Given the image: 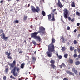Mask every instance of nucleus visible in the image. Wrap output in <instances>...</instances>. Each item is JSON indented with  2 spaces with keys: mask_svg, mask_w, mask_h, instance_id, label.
<instances>
[{
  "mask_svg": "<svg viewBox=\"0 0 80 80\" xmlns=\"http://www.w3.org/2000/svg\"><path fill=\"white\" fill-rule=\"evenodd\" d=\"M39 30L38 32H35L31 34V38H33L36 40L39 41V42L42 40V39L39 36H37L38 33H42V34L45 33V28L43 27H40Z\"/></svg>",
  "mask_w": 80,
  "mask_h": 80,
  "instance_id": "obj_1",
  "label": "nucleus"
},
{
  "mask_svg": "<svg viewBox=\"0 0 80 80\" xmlns=\"http://www.w3.org/2000/svg\"><path fill=\"white\" fill-rule=\"evenodd\" d=\"M16 65V61L15 60L13 61L12 63L11 64L9 63V65L10 68H14L11 71V72L13 74V75L14 77H17V72H16V71H17V72H18L20 71V68H18L16 66L14 67V66H15Z\"/></svg>",
  "mask_w": 80,
  "mask_h": 80,
  "instance_id": "obj_2",
  "label": "nucleus"
},
{
  "mask_svg": "<svg viewBox=\"0 0 80 80\" xmlns=\"http://www.w3.org/2000/svg\"><path fill=\"white\" fill-rule=\"evenodd\" d=\"M48 51L46 52V54L48 57H51L52 55V53L53 52H55V46L52 43L48 45Z\"/></svg>",
  "mask_w": 80,
  "mask_h": 80,
  "instance_id": "obj_3",
  "label": "nucleus"
},
{
  "mask_svg": "<svg viewBox=\"0 0 80 80\" xmlns=\"http://www.w3.org/2000/svg\"><path fill=\"white\" fill-rule=\"evenodd\" d=\"M56 10L57 9L52 10L51 14L48 15V21H50V22H55V21L54 14H55V12Z\"/></svg>",
  "mask_w": 80,
  "mask_h": 80,
  "instance_id": "obj_4",
  "label": "nucleus"
},
{
  "mask_svg": "<svg viewBox=\"0 0 80 80\" xmlns=\"http://www.w3.org/2000/svg\"><path fill=\"white\" fill-rule=\"evenodd\" d=\"M31 10L33 13H35V12L38 13V12H39L40 10V9L38 6L36 7V9L33 6H31Z\"/></svg>",
  "mask_w": 80,
  "mask_h": 80,
  "instance_id": "obj_5",
  "label": "nucleus"
},
{
  "mask_svg": "<svg viewBox=\"0 0 80 80\" xmlns=\"http://www.w3.org/2000/svg\"><path fill=\"white\" fill-rule=\"evenodd\" d=\"M63 16L65 18L67 19L68 18V10L67 9L64 8L63 10Z\"/></svg>",
  "mask_w": 80,
  "mask_h": 80,
  "instance_id": "obj_6",
  "label": "nucleus"
},
{
  "mask_svg": "<svg viewBox=\"0 0 80 80\" xmlns=\"http://www.w3.org/2000/svg\"><path fill=\"white\" fill-rule=\"evenodd\" d=\"M2 35V36L1 37L2 38V39H3L6 42V41L7 40H8V37H5V35L4 33H2L1 36Z\"/></svg>",
  "mask_w": 80,
  "mask_h": 80,
  "instance_id": "obj_7",
  "label": "nucleus"
},
{
  "mask_svg": "<svg viewBox=\"0 0 80 80\" xmlns=\"http://www.w3.org/2000/svg\"><path fill=\"white\" fill-rule=\"evenodd\" d=\"M58 1L57 5H58L59 7H60V8H62V7H63V5H62V2H60V0H58Z\"/></svg>",
  "mask_w": 80,
  "mask_h": 80,
  "instance_id": "obj_8",
  "label": "nucleus"
},
{
  "mask_svg": "<svg viewBox=\"0 0 80 80\" xmlns=\"http://www.w3.org/2000/svg\"><path fill=\"white\" fill-rule=\"evenodd\" d=\"M66 73H68V74H69V75H74V74L72 72H70V71L67 70L66 71Z\"/></svg>",
  "mask_w": 80,
  "mask_h": 80,
  "instance_id": "obj_9",
  "label": "nucleus"
},
{
  "mask_svg": "<svg viewBox=\"0 0 80 80\" xmlns=\"http://www.w3.org/2000/svg\"><path fill=\"white\" fill-rule=\"evenodd\" d=\"M54 64H50V66L51 67V68L55 69V68H56V66H55V65Z\"/></svg>",
  "mask_w": 80,
  "mask_h": 80,
  "instance_id": "obj_10",
  "label": "nucleus"
},
{
  "mask_svg": "<svg viewBox=\"0 0 80 80\" xmlns=\"http://www.w3.org/2000/svg\"><path fill=\"white\" fill-rule=\"evenodd\" d=\"M27 18H28L27 16L24 15L23 18V21H26L27 20Z\"/></svg>",
  "mask_w": 80,
  "mask_h": 80,
  "instance_id": "obj_11",
  "label": "nucleus"
},
{
  "mask_svg": "<svg viewBox=\"0 0 80 80\" xmlns=\"http://www.w3.org/2000/svg\"><path fill=\"white\" fill-rule=\"evenodd\" d=\"M59 66L61 68H62V66H63V67H65V66H66L65 65V64H64V63H62L61 65H59Z\"/></svg>",
  "mask_w": 80,
  "mask_h": 80,
  "instance_id": "obj_12",
  "label": "nucleus"
},
{
  "mask_svg": "<svg viewBox=\"0 0 80 80\" xmlns=\"http://www.w3.org/2000/svg\"><path fill=\"white\" fill-rule=\"evenodd\" d=\"M50 63L51 64H55V61L53 60H52L50 61Z\"/></svg>",
  "mask_w": 80,
  "mask_h": 80,
  "instance_id": "obj_13",
  "label": "nucleus"
},
{
  "mask_svg": "<svg viewBox=\"0 0 80 80\" xmlns=\"http://www.w3.org/2000/svg\"><path fill=\"white\" fill-rule=\"evenodd\" d=\"M52 43H54L55 42V39L54 38H52Z\"/></svg>",
  "mask_w": 80,
  "mask_h": 80,
  "instance_id": "obj_14",
  "label": "nucleus"
},
{
  "mask_svg": "<svg viewBox=\"0 0 80 80\" xmlns=\"http://www.w3.org/2000/svg\"><path fill=\"white\" fill-rule=\"evenodd\" d=\"M75 64L76 65H78L80 64V61H76L75 62Z\"/></svg>",
  "mask_w": 80,
  "mask_h": 80,
  "instance_id": "obj_15",
  "label": "nucleus"
},
{
  "mask_svg": "<svg viewBox=\"0 0 80 80\" xmlns=\"http://www.w3.org/2000/svg\"><path fill=\"white\" fill-rule=\"evenodd\" d=\"M24 66H25V64L24 63H22L21 65L20 68H24Z\"/></svg>",
  "mask_w": 80,
  "mask_h": 80,
  "instance_id": "obj_16",
  "label": "nucleus"
},
{
  "mask_svg": "<svg viewBox=\"0 0 80 80\" xmlns=\"http://www.w3.org/2000/svg\"><path fill=\"white\" fill-rule=\"evenodd\" d=\"M74 49H75V48H74V47H72V46L70 47V50H71V51H73V50Z\"/></svg>",
  "mask_w": 80,
  "mask_h": 80,
  "instance_id": "obj_17",
  "label": "nucleus"
},
{
  "mask_svg": "<svg viewBox=\"0 0 80 80\" xmlns=\"http://www.w3.org/2000/svg\"><path fill=\"white\" fill-rule=\"evenodd\" d=\"M71 6L72 7H75V2L73 1L71 4Z\"/></svg>",
  "mask_w": 80,
  "mask_h": 80,
  "instance_id": "obj_18",
  "label": "nucleus"
},
{
  "mask_svg": "<svg viewBox=\"0 0 80 80\" xmlns=\"http://www.w3.org/2000/svg\"><path fill=\"white\" fill-rule=\"evenodd\" d=\"M5 54H6V55H8V56H10V55L11 53H10V52H9L8 53V52H6V53H5Z\"/></svg>",
  "mask_w": 80,
  "mask_h": 80,
  "instance_id": "obj_19",
  "label": "nucleus"
},
{
  "mask_svg": "<svg viewBox=\"0 0 80 80\" xmlns=\"http://www.w3.org/2000/svg\"><path fill=\"white\" fill-rule=\"evenodd\" d=\"M42 14L43 16H45L46 15L45 12L44 11H42Z\"/></svg>",
  "mask_w": 80,
  "mask_h": 80,
  "instance_id": "obj_20",
  "label": "nucleus"
},
{
  "mask_svg": "<svg viewBox=\"0 0 80 80\" xmlns=\"http://www.w3.org/2000/svg\"><path fill=\"white\" fill-rule=\"evenodd\" d=\"M69 63H71V64H72L73 63V60L71 59H70L69 60Z\"/></svg>",
  "mask_w": 80,
  "mask_h": 80,
  "instance_id": "obj_21",
  "label": "nucleus"
},
{
  "mask_svg": "<svg viewBox=\"0 0 80 80\" xmlns=\"http://www.w3.org/2000/svg\"><path fill=\"white\" fill-rule=\"evenodd\" d=\"M32 43H33V44H34V45H37V43L36 42H35V41H33L32 42Z\"/></svg>",
  "mask_w": 80,
  "mask_h": 80,
  "instance_id": "obj_22",
  "label": "nucleus"
},
{
  "mask_svg": "<svg viewBox=\"0 0 80 80\" xmlns=\"http://www.w3.org/2000/svg\"><path fill=\"white\" fill-rule=\"evenodd\" d=\"M32 60L34 62H35V61H36V58H35L34 57H32Z\"/></svg>",
  "mask_w": 80,
  "mask_h": 80,
  "instance_id": "obj_23",
  "label": "nucleus"
},
{
  "mask_svg": "<svg viewBox=\"0 0 80 80\" xmlns=\"http://www.w3.org/2000/svg\"><path fill=\"white\" fill-rule=\"evenodd\" d=\"M62 50L64 52L65 50V47H62Z\"/></svg>",
  "mask_w": 80,
  "mask_h": 80,
  "instance_id": "obj_24",
  "label": "nucleus"
},
{
  "mask_svg": "<svg viewBox=\"0 0 80 80\" xmlns=\"http://www.w3.org/2000/svg\"><path fill=\"white\" fill-rule=\"evenodd\" d=\"M19 22V21H18V20H17L16 21H13V23H18Z\"/></svg>",
  "mask_w": 80,
  "mask_h": 80,
  "instance_id": "obj_25",
  "label": "nucleus"
},
{
  "mask_svg": "<svg viewBox=\"0 0 80 80\" xmlns=\"http://www.w3.org/2000/svg\"><path fill=\"white\" fill-rule=\"evenodd\" d=\"M64 57L65 58H67L68 57V54H65L64 55Z\"/></svg>",
  "mask_w": 80,
  "mask_h": 80,
  "instance_id": "obj_26",
  "label": "nucleus"
},
{
  "mask_svg": "<svg viewBox=\"0 0 80 80\" xmlns=\"http://www.w3.org/2000/svg\"><path fill=\"white\" fill-rule=\"evenodd\" d=\"M58 58L59 59H62V55H60L58 56Z\"/></svg>",
  "mask_w": 80,
  "mask_h": 80,
  "instance_id": "obj_27",
  "label": "nucleus"
},
{
  "mask_svg": "<svg viewBox=\"0 0 80 80\" xmlns=\"http://www.w3.org/2000/svg\"><path fill=\"white\" fill-rule=\"evenodd\" d=\"M73 43H74V44H75H75H77V43H78L77 41V40H75L73 41Z\"/></svg>",
  "mask_w": 80,
  "mask_h": 80,
  "instance_id": "obj_28",
  "label": "nucleus"
},
{
  "mask_svg": "<svg viewBox=\"0 0 80 80\" xmlns=\"http://www.w3.org/2000/svg\"><path fill=\"white\" fill-rule=\"evenodd\" d=\"M7 58H8V59H10V60H12V57H11L10 56H8Z\"/></svg>",
  "mask_w": 80,
  "mask_h": 80,
  "instance_id": "obj_29",
  "label": "nucleus"
},
{
  "mask_svg": "<svg viewBox=\"0 0 80 80\" xmlns=\"http://www.w3.org/2000/svg\"><path fill=\"white\" fill-rule=\"evenodd\" d=\"M73 57L74 58H76V57H77V54L75 53V54L73 55Z\"/></svg>",
  "mask_w": 80,
  "mask_h": 80,
  "instance_id": "obj_30",
  "label": "nucleus"
},
{
  "mask_svg": "<svg viewBox=\"0 0 80 80\" xmlns=\"http://www.w3.org/2000/svg\"><path fill=\"white\" fill-rule=\"evenodd\" d=\"M8 68H7L4 71L6 73H8Z\"/></svg>",
  "mask_w": 80,
  "mask_h": 80,
  "instance_id": "obj_31",
  "label": "nucleus"
},
{
  "mask_svg": "<svg viewBox=\"0 0 80 80\" xmlns=\"http://www.w3.org/2000/svg\"><path fill=\"white\" fill-rule=\"evenodd\" d=\"M76 15H78V16H80V13L78 12H76Z\"/></svg>",
  "mask_w": 80,
  "mask_h": 80,
  "instance_id": "obj_32",
  "label": "nucleus"
},
{
  "mask_svg": "<svg viewBox=\"0 0 80 80\" xmlns=\"http://www.w3.org/2000/svg\"><path fill=\"white\" fill-rule=\"evenodd\" d=\"M76 70L75 69V68H72V72H74Z\"/></svg>",
  "mask_w": 80,
  "mask_h": 80,
  "instance_id": "obj_33",
  "label": "nucleus"
},
{
  "mask_svg": "<svg viewBox=\"0 0 80 80\" xmlns=\"http://www.w3.org/2000/svg\"><path fill=\"white\" fill-rule=\"evenodd\" d=\"M10 78H13V79H15V78L14 77H13L12 75H11L10 76Z\"/></svg>",
  "mask_w": 80,
  "mask_h": 80,
  "instance_id": "obj_34",
  "label": "nucleus"
},
{
  "mask_svg": "<svg viewBox=\"0 0 80 80\" xmlns=\"http://www.w3.org/2000/svg\"><path fill=\"white\" fill-rule=\"evenodd\" d=\"M61 39H62V42H63V43L64 42V41H65V39H64V38H62Z\"/></svg>",
  "mask_w": 80,
  "mask_h": 80,
  "instance_id": "obj_35",
  "label": "nucleus"
},
{
  "mask_svg": "<svg viewBox=\"0 0 80 80\" xmlns=\"http://www.w3.org/2000/svg\"><path fill=\"white\" fill-rule=\"evenodd\" d=\"M74 72V73H75V74H77L78 73V72L77 71V70H76Z\"/></svg>",
  "mask_w": 80,
  "mask_h": 80,
  "instance_id": "obj_36",
  "label": "nucleus"
},
{
  "mask_svg": "<svg viewBox=\"0 0 80 80\" xmlns=\"http://www.w3.org/2000/svg\"><path fill=\"white\" fill-rule=\"evenodd\" d=\"M6 79H7V77L4 76L3 77V80H6Z\"/></svg>",
  "mask_w": 80,
  "mask_h": 80,
  "instance_id": "obj_37",
  "label": "nucleus"
},
{
  "mask_svg": "<svg viewBox=\"0 0 80 80\" xmlns=\"http://www.w3.org/2000/svg\"><path fill=\"white\" fill-rule=\"evenodd\" d=\"M3 29H1L0 30V33H3Z\"/></svg>",
  "mask_w": 80,
  "mask_h": 80,
  "instance_id": "obj_38",
  "label": "nucleus"
},
{
  "mask_svg": "<svg viewBox=\"0 0 80 80\" xmlns=\"http://www.w3.org/2000/svg\"><path fill=\"white\" fill-rule=\"evenodd\" d=\"M77 51L78 52H80V48H77Z\"/></svg>",
  "mask_w": 80,
  "mask_h": 80,
  "instance_id": "obj_39",
  "label": "nucleus"
},
{
  "mask_svg": "<svg viewBox=\"0 0 80 80\" xmlns=\"http://www.w3.org/2000/svg\"><path fill=\"white\" fill-rule=\"evenodd\" d=\"M67 29L68 30H69L70 29V28L69 26H68L67 28Z\"/></svg>",
  "mask_w": 80,
  "mask_h": 80,
  "instance_id": "obj_40",
  "label": "nucleus"
},
{
  "mask_svg": "<svg viewBox=\"0 0 80 80\" xmlns=\"http://www.w3.org/2000/svg\"><path fill=\"white\" fill-rule=\"evenodd\" d=\"M71 22H73L75 21V18H73L72 19H71Z\"/></svg>",
  "mask_w": 80,
  "mask_h": 80,
  "instance_id": "obj_41",
  "label": "nucleus"
},
{
  "mask_svg": "<svg viewBox=\"0 0 80 80\" xmlns=\"http://www.w3.org/2000/svg\"><path fill=\"white\" fill-rule=\"evenodd\" d=\"M68 19L69 21H70L71 20V18L70 17H68Z\"/></svg>",
  "mask_w": 80,
  "mask_h": 80,
  "instance_id": "obj_42",
  "label": "nucleus"
},
{
  "mask_svg": "<svg viewBox=\"0 0 80 80\" xmlns=\"http://www.w3.org/2000/svg\"><path fill=\"white\" fill-rule=\"evenodd\" d=\"M63 80H68V79L67 78H65L63 79Z\"/></svg>",
  "mask_w": 80,
  "mask_h": 80,
  "instance_id": "obj_43",
  "label": "nucleus"
},
{
  "mask_svg": "<svg viewBox=\"0 0 80 80\" xmlns=\"http://www.w3.org/2000/svg\"><path fill=\"white\" fill-rule=\"evenodd\" d=\"M80 23H77V26L78 27V26H80Z\"/></svg>",
  "mask_w": 80,
  "mask_h": 80,
  "instance_id": "obj_44",
  "label": "nucleus"
},
{
  "mask_svg": "<svg viewBox=\"0 0 80 80\" xmlns=\"http://www.w3.org/2000/svg\"><path fill=\"white\" fill-rule=\"evenodd\" d=\"M3 0H2L1 1H0V3H3Z\"/></svg>",
  "mask_w": 80,
  "mask_h": 80,
  "instance_id": "obj_45",
  "label": "nucleus"
},
{
  "mask_svg": "<svg viewBox=\"0 0 80 80\" xmlns=\"http://www.w3.org/2000/svg\"><path fill=\"white\" fill-rule=\"evenodd\" d=\"M78 58H80V54L78 55Z\"/></svg>",
  "mask_w": 80,
  "mask_h": 80,
  "instance_id": "obj_46",
  "label": "nucleus"
},
{
  "mask_svg": "<svg viewBox=\"0 0 80 80\" xmlns=\"http://www.w3.org/2000/svg\"><path fill=\"white\" fill-rule=\"evenodd\" d=\"M19 53H22V51H20L19 52Z\"/></svg>",
  "mask_w": 80,
  "mask_h": 80,
  "instance_id": "obj_47",
  "label": "nucleus"
},
{
  "mask_svg": "<svg viewBox=\"0 0 80 80\" xmlns=\"http://www.w3.org/2000/svg\"><path fill=\"white\" fill-rule=\"evenodd\" d=\"M67 45H70V43H69V42H68L67 43Z\"/></svg>",
  "mask_w": 80,
  "mask_h": 80,
  "instance_id": "obj_48",
  "label": "nucleus"
},
{
  "mask_svg": "<svg viewBox=\"0 0 80 80\" xmlns=\"http://www.w3.org/2000/svg\"><path fill=\"white\" fill-rule=\"evenodd\" d=\"M76 51H77V50L76 49H75L74 50L75 53H76Z\"/></svg>",
  "mask_w": 80,
  "mask_h": 80,
  "instance_id": "obj_49",
  "label": "nucleus"
},
{
  "mask_svg": "<svg viewBox=\"0 0 80 80\" xmlns=\"http://www.w3.org/2000/svg\"><path fill=\"white\" fill-rule=\"evenodd\" d=\"M77 32V29H75L74 31V33H76V32Z\"/></svg>",
  "mask_w": 80,
  "mask_h": 80,
  "instance_id": "obj_50",
  "label": "nucleus"
},
{
  "mask_svg": "<svg viewBox=\"0 0 80 80\" xmlns=\"http://www.w3.org/2000/svg\"><path fill=\"white\" fill-rule=\"evenodd\" d=\"M33 27L32 26V25H31L30 26V28H32Z\"/></svg>",
  "mask_w": 80,
  "mask_h": 80,
  "instance_id": "obj_51",
  "label": "nucleus"
},
{
  "mask_svg": "<svg viewBox=\"0 0 80 80\" xmlns=\"http://www.w3.org/2000/svg\"><path fill=\"white\" fill-rule=\"evenodd\" d=\"M55 15H57V12H56L55 13Z\"/></svg>",
  "mask_w": 80,
  "mask_h": 80,
  "instance_id": "obj_52",
  "label": "nucleus"
},
{
  "mask_svg": "<svg viewBox=\"0 0 80 80\" xmlns=\"http://www.w3.org/2000/svg\"><path fill=\"white\" fill-rule=\"evenodd\" d=\"M24 42L26 44L27 43V42L26 41V40H25Z\"/></svg>",
  "mask_w": 80,
  "mask_h": 80,
  "instance_id": "obj_53",
  "label": "nucleus"
},
{
  "mask_svg": "<svg viewBox=\"0 0 80 80\" xmlns=\"http://www.w3.org/2000/svg\"><path fill=\"white\" fill-rule=\"evenodd\" d=\"M78 58H77L76 59V60H78Z\"/></svg>",
  "mask_w": 80,
  "mask_h": 80,
  "instance_id": "obj_54",
  "label": "nucleus"
},
{
  "mask_svg": "<svg viewBox=\"0 0 80 80\" xmlns=\"http://www.w3.org/2000/svg\"><path fill=\"white\" fill-rule=\"evenodd\" d=\"M56 55L57 56V57H58V56H58V53H57Z\"/></svg>",
  "mask_w": 80,
  "mask_h": 80,
  "instance_id": "obj_55",
  "label": "nucleus"
},
{
  "mask_svg": "<svg viewBox=\"0 0 80 80\" xmlns=\"http://www.w3.org/2000/svg\"><path fill=\"white\" fill-rule=\"evenodd\" d=\"M36 52H37V51H36L34 52V54H36Z\"/></svg>",
  "mask_w": 80,
  "mask_h": 80,
  "instance_id": "obj_56",
  "label": "nucleus"
},
{
  "mask_svg": "<svg viewBox=\"0 0 80 80\" xmlns=\"http://www.w3.org/2000/svg\"><path fill=\"white\" fill-rule=\"evenodd\" d=\"M78 36L79 37H80V34H78Z\"/></svg>",
  "mask_w": 80,
  "mask_h": 80,
  "instance_id": "obj_57",
  "label": "nucleus"
},
{
  "mask_svg": "<svg viewBox=\"0 0 80 80\" xmlns=\"http://www.w3.org/2000/svg\"><path fill=\"white\" fill-rule=\"evenodd\" d=\"M35 19L36 20H37V18H35Z\"/></svg>",
  "mask_w": 80,
  "mask_h": 80,
  "instance_id": "obj_58",
  "label": "nucleus"
},
{
  "mask_svg": "<svg viewBox=\"0 0 80 80\" xmlns=\"http://www.w3.org/2000/svg\"><path fill=\"white\" fill-rule=\"evenodd\" d=\"M10 11L11 12V11H12H12H13V9H11L10 10Z\"/></svg>",
  "mask_w": 80,
  "mask_h": 80,
  "instance_id": "obj_59",
  "label": "nucleus"
},
{
  "mask_svg": "<svg viewBox=\"0 0 80 80\" xmlns=\"http://www.w3.org/2000/svg\"><path fill=\"white\" fill-rule=\"evenodd\" d=\"M17 2H19L20 1V0H16Z\"/></svg>",
  "mask_w": 80,
  "mask_h": 80,
  "instance_id": "obj_60",
  "label": "nucleus"
},
{
  "mask_svg": "<svg viewBox=\"0 0 80 80\" xmlns=\"http://www.w3.org/2000/svg\"><path fill=\"white\" fill-rule=\"evenodd\" d=\"M30 7V4H28V7Z\"/></svg>",
  "mask_w": 80,
  "mask_h": 80,
  "instance_id": "obj_61",
  "label": "nucleus"
},
{
  "mask_svg": "<svg viewBox=\"0 0 80 80\" xmlns=\"http://www.w3.org/2000/svg\"><path fill=\"white\" fill-rule=\"evenodd\" d=\"M29 68L30 69H32V68H31V67H30Z\"/></svg>",
  "mask_w": 80,
  "mask_h": 80,
  "instance_id": "obj_62",
  "label": "nucleus"
},
{
  "mask_svg": "<svg viewBox=\"0 0 80 80\" xmlns=\"http://www.w3.org/2000/svg\"><path fill=\"white\" fill-rule=\"evenodd\" d=\"M28 80V78H26L25 80Z\"/></svg>",
  "mask_w": 80,
  "mask_h": 80,
  "instance_id": "obj_63",
  "label": "nucleus"
},
{
  "mask_svg": "<svg viewBox=\"0 0 80 80\" xmlns=\"http://www.w3.org/2000/svg\"><path fill=\"white\" fill-rule=\"evenodd\" d=\"M79 75H80V72H79Z\"/></svg>",
  "mask_w": 80,
  "mask_h": 80,
  "instance_id": "obj_64",
  "label": "nucleus"
}]
</instances>
